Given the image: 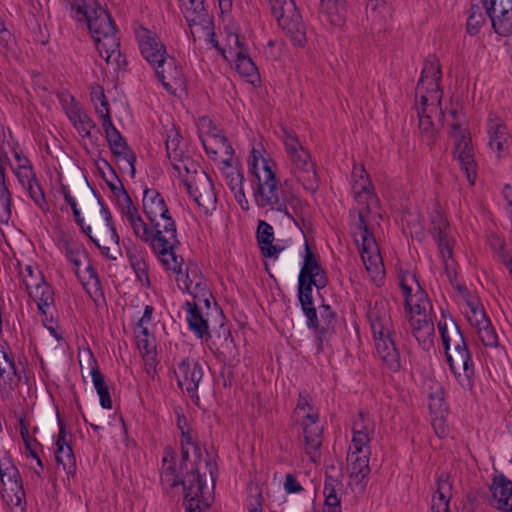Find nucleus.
Segmentation results:
<instances>
[{"mask_svg": "<svg viewBox=\"0 0 512 512\" xmlns=\"http://www.w3.org/2000/svg\"><path fill=\"white\" fill-rule=\"evenodd\" d=\"M252 150V160H249V170L256 178L253 190L255 204L260 209L283 213L291 217L288 206L296 213L302 208L300 198L289 187L288 180L282 184L272 169L274 163L255 155Z\"/></svg>", "mask_w": 512, "mask_h": 512, "instance_id": "obj_1", "label": "nucleus"}, {"mask_svg": "<svg viewBox=\"0 0 512 512\" xmlns=\"http://www.w3.org/2000/svg\"><path fill=\"white\" fill-rule=\"evenodd\" d=\"M205 465L209 471L211 487L207 486L206 473L202 474L198 467L192 466L191 470L181 479L186 512H202L212 504L217 469L211 458L205 460Z\"/></svg>", "mask_w": 512, "mask_h": 512, "instance_id": "obj_2", "label": "nucleus"}, {"mask_svg": "<svg viewBox=\"0 0 512 512\" xmlns=\"http://www.w3.org/2000/svg\"><path fill=\"white\" fill-rule=\"evenodd\" d=\"M368 318L378 355L391 371L396 372L400 370V353L392 338L391 317L384 309L381 310L375 307L369 311Z\"/></svg>", "mask_w": 512, "mask_h": 512, "instance_id": "obj_3", "label": "nucleus"}, {"mask_svg": "<svg viewBox=\"0 0 512 512\" xmlns=\"http://www.w3.org/2000/svg\"><path fill=\"white\" fill-rule=\"evenodd\" d=\"M137 238L145 243H149L152 250L158 256V259L165 269H174L179 271V263L177 262V254L175 250L179 245L173 243L162 242L168 239L160 228L152 227L149 223H145L140 214L128 221Z\"/></svg>", "mask_w": 512, "mask_h": 512, "instance_id": "obj_4", "label": "nucleus"}, {"mask_svg": "<svg viewBox=\"0 0 512 512\" xmlns=\"http://www.w3.org/2000/svg\"><path fill=\"white\" fill-rule=\"evenodd\" d=\"M143 212L152 227L160 228L168 239H162V242L169 243L170 240L177 245L180 241L177 237V228L174 219L170 215L168 206L163 196L152 188H146L143 192L142 200Z\"/></svg>", "mask_w": 512, "mask_h": 512, "instance_id": "obj_5", "label": "nucleus"}, {"mask_svg": "<svg viewBox=\"0 0 512 512\" xmlns=\"http://www.w3.org/2000/svg\"><path fill=\"white\" fill-rule=\"evenodd\" d=\"M278 26L290 37L294 45L304 46L306 28L294 0H267Z\"/></svg>", "mask_w": 512, "mask_h": 512, "instance_id": "obj_6", "label": "nucleus"}, {"mask_svg": "<svg viewBox=\"0 0 512 512\" xmlns=\"http://www.w3.org/2000/svg\"><path fill=\"white\" fill-rule=\"evenodd\" d=\"M100 214L103 220L95 217H89L93 225L95 236L88 235L89 238L101 250L102 255L109 259L116 260L120 254L119 236L113 223L112 215L109 209L102 203L101 199H97Z\"/></svg>", "mask_w": 512, "mask_h": 512, "instance_id": "obj_7", "label": "nucleus"}, {"mask_svg": "<svg viewBox=\"0 0 512 512\" xmlns=\"http://www.w3.org/2000/svg\"><path fill=\"white\" fill-rule=\"evenodd\" d=\"M357 228L359 233L355 234V241L358 245H361V258L366 270L371 275L373 281H381L384 278V265L376 240L368 228V223L364 219L363 212L359 214Z\"/></svg>", "mask_w": 512, "mask_h": 512, "instance_id": "obj_8", "label": "nucleus"}, {"mask_svg": "<svg viewBox=\"0 0 512 512\" xmlns=\"http://www.w3.org/2000/svg\"><path fill=\"white\" fill-rule=\"evenodd\" d=\"M177 262H180L179 271L174 269L171 270L177 275L176 282L178 287L183 292L191 294L193 299L203 301L204 306L209 309L212 293L199 267L194 263H189L186 265L185 273H183L182 266L184 260L182 256L177 255Z\"/></svg>", "mask_w": 512, "mask_h": 512, "instance_id": "obj_9", "label": "nucleus"}, {"mask_svg": "<svg viewBox=\"0 0 512 512\" xmlns=\"http://www.w3.org/2000/svg\"><path fill=\"white\" fill-rule=\"evenodd\" d=\"M442 78L441 66L435 55H429L423 64L420 79L416 87V96H420V103H441L442 90L440 82Z\"/></svg>", "mask_w": 512, "mask_h": 512, "instance_id": "obj_10", "label": "nucleus"}, {"mask_svg": "<svg viewBox=\"0 0 512 512\" xmlns=\"http://www.w3.org/2000/svg\"><path fill=\"white\" fill-rule=\"evenodd\" d=\"M0 494L10 506H21L26 495L18 468L10 457L0 460Z\"/></svg>", "mask_w": 512, "mask_h": 512, "instance_id": "obj_11", "label": "nucleus"}, {"mask_svg": "<svg viewBox=\"0 0 512 512\" xmlns=\"http://www.w3.org/2000/svg\"><path fill=\"white\" fill-rule=\"evenodd\" d=\"M212 121L206 117L200 119L199 137L204 150L212 159H220L226 165L232 160L234 150L227 137L222 135L216 127H212L207 133H203L204 126H211Z\"/></svg>", "mask_w": 512, "mask_h": 512, "instance_id": "obj_12", "label": "nucleus"}, {"mask_svg": "<svg viewBox=\"0 0 512 512\" xmlns=\"http://www.w3.org/2000/svg\"><path fill=\"white\" fill-rule=\"evenodd\" d=\"M96 110L102 119V126L105 131V137L112 154L116 158L124 160L130 168L131 175L134 176L136 162L135 153L131 150L125 138L112 123L110 111L107 110V112H103L102 110H99L98 107H96Z\"/></svg>", "mask_w": 512, "mask_h": 512, "instance_id": "obj_13", "label": "nucleus"}, {"mask_svg": "<svg viewBox=\"0 0 512 512\" xmlns=\"http://www.w3.org/2000/svg\"><path fill=\"white\" fill-rule=\"evenodd\" d=\"M184 186L189 195L207 213L216 207V194L214 185L209 175L200 170L195 176L183 179Z\"/></svg>", "mask_w": 512, "mask_h": 512, "instance_id": "obj_14", "label": "nucleus"}, {"mask_svg": "<svg viewBox=\"0 0 512 512\" xmlns=\"http://www.w3.org/2000/svg\"><path fill=\"white\" fill-rule=\"evenodd\" d=\"M289 157L292 174L305 190L314 194L319 188V181L308 151L300 147L299 151L290 154Z\"/></svg>", "mask_w": 512, "mask_h": 512, "instance_id": "obj_15", "label": "nucleus"}, {"mask_svg": "<svg viewBox=\"0 0 512 512\" xmlns=\"http://www.w3.org/2000/svg\"><path fill=\"white\" fill-rule=\"evenodd\" d=\"M26 290L29 296L37 301L38 310L41 315H43L44 323L53 322V312L54 308V292L51 286L45 282L42 274H37L36 278L31 280H26ZM45 326L53 331L52 326Z\"/></svg>", "mask_w": 512, "mask_h": 512, "instance_id": "obj_16", "label": "nucleus"}, {"mask_svg": "<svg viewBox=\"0 0 512 512\" xmlns=\"http://www.w3.org/2000/svg\"><path fill=\"white\" fill-rule=\"evenodd\" d=\"M492 28L500 36L512 34V0H481Z\"/></svg>", "mask_w": 512, "mask_h": 512, "instance_id": "obj_17", "label": "nucleus"}, {"mask_svg": "<svg viewBox=\"0 0 512 512\" xmlns=\"http://www.w3.org/2000/svg\"><path fill=\"white\" fill-rule=\"evenodd\" d=\"M178 386L186 391L196 404L199 402L197 390L203 377L201 365L193 359H183L174 370Z\"/></svg>", "mask_w": 512, "mask_h": 512, "instance_id": "obj_18", "label": "nucleus"}, {"mask_svg": "<svg viewBox=\"0 0 512 512\" xmlns=\"http://www.w3.org/2000/svg\"><path fill=\"white\" fill-rule=\"evenodd\" d=\"M151 67L154 69L156 77L168 92L174 93L184 84L182 67L175 57L167 54L154 65H151Z\"/></svg>", "mask_w": 512, "mask_h": 512, "instance_id": "obj_19", "label": "nucleus"}, {"mask_svg": "<svg viewBox=\"0 0 512 512\" xmlns=\"http://www.w3.org/2000/svg\"><path fill=\"white\" fill-rule=\"evenodd\" d=\"M78 12L85 16L94 42H99L100 36L116 32L111 15L100 5L95 3L94 8L86 4L78 6Z\"/></svg>", "mask_w": 512, "mask_h": 512, "instance_id": "obj_20", "label": "nucleus"}, {"mask_svg": "<svg viewBox=\"0 0 512 512\" xmlns=\"http://www.w3.org/2000/svg\"><path fill=\"white\" fill-rule=\"evenodd\" d=\"M450 371L464 389H472L474 385L475 368L468 347L446 356Z\"/></svg>", "mask_w": 512, "mask_h": 512, "instance_id": "obj_21", "label": "nucleus"}, {"mask_svg": "<svg viewBox=\"0 0 512 512\" xmlns=\"http://www.w3.org/2000/svg\"><path fill=\"white\" fill-rule=\"evenodd\" d=\"M135 36L140 53L150 66L168 54L165 45L155 32L140 26L135 30Z\"/></svg>", "mask_w": 512, "mask_h": 512, "instance_id": "obj_22", "label": "nucleus"}, {"mask_svg": "<svg viewBox=\"0 0 512 512\" xmlns=\"http://www.w3.org/2000/svg\"><path fill=\"white\" fill-rule=\"evenodd\" d=\"M453 140L454 157L459 162L461 170L466 174L469 183L473 185L476 178L477 164L470 134L458 135L456 138H453Z\"/></svg>", "mask_w": 512, "mask_h": 512, "instance_id": "obj_23", "label": "nucleus"}, {"mask_svg": "<svg viewBox=\"0 0 512 512\" xmlns=\"http://www.w3.org/2000/svg\"><path fill=\"white\" fill-rule=\"evenodd\" d=\"M438 331L445 349V355L456 353L468 347L465 338L456 321L442 312V318L437 324Z\"/></svg>", "mask_w": 512, "mask_h": 512, "instance_id": "obj_24", "label": "nucleus"}, {"mask_svg": "<svg viewBox=\"0 0 512 512\" xmlns=\"http://www.w3.org/2000/svg\"><path fill=\"white\" fill-rule=\"evenodd\" d=\"M203 301L193 299L187 300L183 309L186 311V320L189 329L194 333L197 338H210L209 324L206 315L202 311Z\"/></svg>", "mask_w": 512, "mask_h": 512, "instance_id": "obj_25", "label": "nucleus"}, {"mask_svg": "<svg viewBox=\"0 0 512 512\" xmlns=\"http://www.w3.org/2000/svg\"><path fill=\"white\" fill-rule=\"evenodd\" d=\"M180 6L193 36V27H200L203 30L210 29L212 20L204 7L203 0H183L180 2Z\"/></svg>", "mask_w": 512, "mask_h": 512, "instance_id": "obj_26", "label": "nucleus"}, {"mask_svg": "<svg viewBox=\"0 0 512 512\" xmlns=\"http://www.w3.org/2000/svg\"><path fill=\"white\" fill-rule=\"evenodd\" d=\"M318 413L308 412L302 416L301 425L303 426L306 451L310 455H315L322 444V427L318 425Z\"/></svg>", "mask_w": 512, "mask_h": 512, "instance_id": "obj_27", "label": "nucleus"}, {"mask_svg": "<svg viewBox=\"0 0 512 512\" xmlns=\"http://www.w3.org/2000/svg\"><path fill=\"white\" fill-rule=\"evenodd\" d=\"M375 424L363 412H359L358 417L355 419L352 427L353 439L351 446L357 451H362L365 446H368L374 434Z\"/></svg>", "mask_w": 512, "mask_h": 512, "instance_id": "obj_28", "label": "nucleus"}, {"mask_svg": "<svg viewBox=\"0 0 512 512\" xmlns=\"http://www.w3.org/2000/svg\"><path fill=\"white\" fill-rule=\"evenodd\" d=\"M419 124L418 128L420 131V135L422 141L425 142L428 146L432 147L438 136V132L434 127V123L432 121V113L436 111L435 103L427 102L426 105H422L417 108Z\"/></svg>", "mask_w": 512, "mask_h": 512, "instance_id": "obj_29", "label": "nucleus"}, {"mask_svg": "<svg viewBox=\"0 0 512 512\" xmlns=\"http://www.w3.org/2000/svg\"><path fill=\"white\" fill-rule=\"evenodd\" d=\"M489 148L501 157L508 148L509 133L507 126L498 118H489L488 123Z\"/></svg>", "mask_w": 512, "mask_h": 512, "instance_id": "obj_30", "label": "nucleus"}, {"mask_svg": "<svg viewBox=\"0 0 512 512\" xmlns=\"http://www.w3.org/2000/svg\"><path fill=\"white\" fill-rule=\"evenodd\" d=\"M401 289L405 297V309L411 314H429L431 304L427 294L420 288L415 294L411 293V288L401 279Z\"/></svg>", "mask_w": 512, "mask_h": 512, "instance_id": "obj_31", "label": "nucleus"}, {"mask_svg": "<svg viewBox=\"0 0 512 512\" xmlns=\"http://www.w3.org/2000/svg\"><path fill=\"white\" fill-rule=\"evenodd\" d=\"M491 491L496 508L502 511H508L509 500L512 496V481L504 474H499L493 478Z\"/></svg>", "mask_w": 512, "mask_h": 512, "instance_id": "obj_32", "label": "nucleus"}, {"mask_svg": "<svg viewBox=\"0 0 512 512\" xmlns=\"http://www.w3.org/2000/svg\"><path fill=\"white\" fill-rule=\"evenodd\" d=\"M23 380L22 370L17 363L6 364L0 366V392L10 394L16 390Z\"/></svg>", "mask_w": 512, "mask_h": 512, "instance_id": "obj_33", "label": "nucleus"}, {"mask_svg": "<svg viewBox=\"0 0 512 512\" xmlns=\"http://www.w3.org/2000/svg\"><path fill=\"white\" fill-rule=\"evenodd\" d=\"M256 237L261 252L265 257H277L282 248L273 245L274 230L273 227L264 220H259Z\"/></svg>", "mask_w": 512, "mask_h": 512, "instance_id": "obj_34", "label": "nucleus"}, {"mask_svg": "<svg viewBox=\"0 0 512 512\" xmlns=\"http://www.w3.org/2000/svg\"><path fill=\"white\" fill-rule=\"evenodd\" d=\"M89 362L91 365V377L92 382L95 387V390L97 391L99 398H100V404L105 409H111L112 408V400L109 393V388L105 382V377L99 370L98 364L96 359L93 357L92 353L89 352Z\"/></svg>", "mask_w": 512, "mask_h": 512, "instance_id": "obj_35", "label": "nucleus"}, {"mask_svg": "<svg viewBox=\"0 0 512 512\" xmlns=\"http://www.w3.org/2000/svg\"><path fill=\"white\" fill-rule=\"evenodd\" d=\"M97 50L102 58L109 64L116 62L119 65L121 58L120 42L116 32L99 37V42H95Z\"/></svg>", "mask_w": 512, "mask_h": 512, "instance_id": "obj_36", "label": "nucleus"}, {"mask_svg": "<svg viewBox=\"0 0 512 512\" xmlns=\"http://www.w3.org/2000/svg\"><path fill=\"white\" fill-rule=\"evenodd\" d=\"M431 222V233L435 240L438 242L439 248L443 256L445 257V253L448 254V257L452 256V250L448 245L446 240L447 234L446 229L448 227V223L442 213L439 210H435L430 216Z\"/></svg>", "mask_w": 512, "mask_h": 512, "instance_id": "obj_37", "label": "nucleus"}, {"mask_svg": "<svg viewBox=\"0 0 512 512\" xmlns=\"http://www.w3.org/2000/svg\"><path fill=\"white\" fill-rule=\"evenodd\" d=\"M451 490L452 485L448 479L440 476L437 479V490L432 497L431 512H450Z\"/></svg>", "mask_w": 512, "mask_h": 512, "instance_id": "obj_38", "label": "nucleus"}, {"mask_svg": "<svg viewBox=\"0 0 512 512\" xmlns=\"http://www.w3.org/2000/svg\"><path fill=\"white\" fill-rule=\"evenodd\" d=\"M298 277L308 279L323 278V280H328L327 275L321 267L316 254L311 251L308 243H305L304 262Z\"/></svg>", "mask_w": 512, "mask_h": 512, "instance_id": "obj_39", "label": "nucleus"}, {"mask_svg": "<svg viewBox=\"0 0 512 512\" xmlns=\"http://www.w3.org/2000/svg\"><path fill=\"white\" fill-rule=\"evenodd\" d=\"M327 284L328 280H323V278L308 279L298 277V298L301 306L312 305V286H315L318 290H320L326 287Z\"/></svg>", "mask_w": 512, "mask_h": 512, "instance_id": "obj_40", "label": "nucleus"}, {"mask_svg": "<svg viewBox=\"0 0 512 512\" xmlns=\"http://www.w3.org/2000/svg\"><path fill=\"white\" fill-rule=\"evenodd\" d=\"M12 197L6 182L5 168L0 163V223L7 224L11 218Z\"/></svg>", "mask_w": 512, "mask_h": 512, "instance_id": "obj_41", "label": "nucleus"}, {"mask_svg": "<svg viewBox=\"0 0 512 512\" xmlns=\"http://www.w3.org/2000/svg\"><path fill=\"white\" fill-rule=\"evenodd\" d=\"M234 58L236 63L235 69L242 77L247 78L251 83L259 78L258 69L252 58L249 56L248 51L244 53L238 52V56Z\"/></svg>", "mask_w": 512, "mask_h": 512, "instance_id": "obj_42", "label": "nucleus"}, {"mask_svg": "<svg viewBox=\"0 0 512 512\" xmlns=\"http://www.w3.org/2000/svg\"><path fill=\"white\" fill-rule=\"evenodd\" d=\"M440 115L450 127L448 134L451 138H456L458 135L470 134L465 127L464 115L462 112L457 109H451L448 116H445L444 112L441 110Z\"/></svg>", "mask_w": 512, "mask_h": 512, "instance_id": "obj_43", "label": "nucleus"}, {"mask_svg": "<svg viewBox=\"0 0 512 512\" xmlns=\"http://www.w3.org/2000/svg\"><path fill=\"white\" fill-rule=\"evenodd\" d=\"M55 459L58 467H62L67 475L74 476L76 473V458L71 446L62 448L61 446L55 451Z\"/></svg>", "mask_w": 512, "mask_h": 512, "instance_id": "obj_44", "label": "nucleus"}, {"mask_svg": "<svg viewBox=\"0 0 512 512\" xmlns=\"http://www.w3.org/2000/svg\"><path fill=\"white\" fill-rule=\"evenodd\" d=\"M19 426H20V435L25 444L27 455L36 459L37 466H39L41 468V470H43L44 469L43 463L37 454V447L41 446V444L37 441V439L32 438L30 436L28 424L26 423V421L23 418H20Z\"/></svg>", "mask_w": 512, "mask_h": 512, "instance_id": "obj_45", "label": "nucleus"}, {"mask_svg": "<svg viewBox=\"0 0 512 512\" xmlns=\"http://www.w3.org/2000/svg\"><path fill=\"white\" fill-rule=\"evenodd\" d=\"M369 456V450H367L366 453H363V450L357 451L350 446L347 453V461L350 463V471L370 473Z\"/></svg>", "mask_w": 512, "mask_h": 512, "instance_id": "obj_46", "label": "nucleus"}, {"mask_svg": "<svg viewBox=\"0 0 512 512\" xmlns=\"http://www.w3.org/2000/svg\"><path fill=\"white\" fill-rule=\"evenodd\" d=\"M182 140L178 130L174 127L171 128L167 133L166 138V151L167 157L170 161L180 160L181 156L185 154L183 147L181 146Z\"/></svg>", "mask_w": 512, "mask_h": 512, "instance_id": "obj_47", "label": "nucleus"}, {"mask_svg": "<svg viewBox=\"0 0 512 512\" xmlns=\"http://www.w3.org/2000/svg\"><path fill=\"white\" fill-rule=\"evenodd\" d=\"M355 201L358 203V205L361 206V208L355 210L357 213V216L359 217V214L363 212L364 219L368 222L366 219V216L372 212V210L377 207L379 203V199L374 191H370L367 193H359L358 195H354ZM359 223V220L357 221L356 225Z\"/></svg>", "mask_w": 512, "mask_h": 512, "instance_id": "obj_48", "label": "nucleus"}, {"mask_svg": "<svg viewBox=\"0 0 512 512\" xmlns=\"http://www.w3.org/2000/svg\"><path fill=\"white\" fill-rule=\"evenodd\" d=\"M467 304L470 309L467 313V320L472 326L478 329L490 322L483 307H481L476 300H468Z\"/></svg>", "mask_w": 512, "mask_h": 512, "instance_id": "obj_49", "label": "nucleus"}, {"mask_svg": "<svg viewBox=\"0 0 512 512\" xmlns=\"http://www.w3.org/2000/svg\"><path fill=\"white\" fill-rule=\"evenodd\" d=\"M413 336L423 350H429L434 344V324H426L421 328L411 330Z\"/></svg>", "mask_w": 512, "mask_h": 512, "instance_id": "obj_50", "label": "nucleus"}, {"mask_svg": "<svg viewBox=\"0 0 512 512\" xmlns=\"http://www.w3.org/2000/svg\"><path fill=\"white\" fill-rule=\"evenodd\" d=\"M389 12L385 0H368L366 4V15L373 22L382 21Z\"/></svg>", "mask_w": 512, "mask_h": 512, "instance_id": "obj_51", "label": "nucleus"}, {"mask_svg": "<svg viewBox=\"0 0 512 512\" xmlns=\"http://www.w3.org/2000/svg\"><path fill=\"white\" fill-rule=\"evenodd\" d=\"M60 243L69 261L75 258H87V253L83 246L72 241L70 238L64 236L60 239Z\"/></svg>", "mask_w": 512, "mask_h": 512, "instance_id": "obj_52", "label": "nucleus"}, {"mask_svg": "<svg viewBox=\"0 0 512 512\" xmlns=\"http://www.w3.org/2000/svg\"><path fill=\"white\" fill-rule=\"evenodd\" d=\"M485 23V17L480 11L479 6L472 5L470 8V14L467 19L466 30L470 35H476L482 25Z\"/></svg>", "mask_w": 512, "mask_h": 512, "instance_id": "obj_53", "label": "nucleus"}, {"mask_svg": "<svg viewBox=\"0 0 512 512\" xmlns=\"http://www.w3.org/2000/svg\"><path fill=\"white\" fill-rule=\"evenodd\" d=\"M321 7L331 18L330 22L338 24L340 22V13L344 9V0H320Z\"/></svg>", "mask_w": 512, "mask_h": 512, "instance_id": "obj_54", "label": "nucleus"}, {"mask_svg": "<svg viewBox=\"0 0 512 512\" xmlns=\"http://www.w3.org/2000/svg\"><path fill=\"white\" fill-rule=\"evenodd\" d=\"M320 316L323 324H321L322 327L319 330V338L332 330L337 321L336 314L332 311L331 307L326 304L320 307Z\"/></svg>", "mask_w": 512, "mask_h": 512, "instance_id": "obj_55", "label": "nucleus"}, {"mask_svg": "<svg viewBox=\"0 0 512 512\" xmlns=\"http://www.w3.org/2000/svg\"><path fill=\"white\" fill-rule=\"evenodd\" d=\"M478 336L485 347H498V336L491 324V321L487 325L477 329Z\"/></svg>", "mask_w": 512, "mask_h": 512, "instance_id": "obj_56", "label": "nucleus"}, {"mask_svg": "<svg viewBox=\"0 0 512 512\" xmlns=\"http://www.w3.org/2000/svg\"><path fill=\"white\" fill-rule=\"evenodd\" d=\"M227 55L230 58L238 56V52H246L247 47L244 40L236 33H230L227 35Z\"/></svg>", "mask_w": 512, "mask_h": 512, "instance_id": "obj_57", "label": "nucleus"}, {"mask_svg": "<svg viewBox=\"0 0 512 512\" xmlns=\"http://www.w3.org/2000/svg\"><path fill=\"white\" fill-rule=\"evenodd\" d=\"M226 184L229 186L232 192H235L243 188L244 176L240 170L232 167L230 164L227 165V170L224 172Z\"/></svg>", "mask_w": 512, "mask_h": 512, "instance_id": "obj_58", "label": "nucleus"}, {"mask_svg": "<svg viewBox=\"0 0 512 512\" xmlns=\"http://www.w3.org/2000/svg\"><path fill=\"white\" fill-rule=\"evenodd\" d=\"M173 168L178 172V174L182 175L183 171L187 174L193 173L192 176H195L196 173L200 171L197 170L198 164L195 163L189 156L183 155L180 160L171 161Z\"/></svg>", "mask_w": 512, "mask_h": 512, "instance_id": "obj_59", "label": "nucleus"}, {"mask_svg": "<svg viewBox=\"0 0 512 512\" xmlns=\"http://www.w3.org/2000/svg\"><path fill=\"white\" fill-rule=\"evenodd\" d=\"M219 357H221L222 361H231L236 356V347L234 344V340L230 334V331H227V335L224 338V341L221 345V349L218 348Z\"/></svg>", "mask_w": 512, "mask_h": 512, "instance_id": "obj_60", "label": "nucleus"}, {"mask_svg": "<svg viewBox=\"0 0 512 512\" xmlns=\"http://www.w3.org/2000/svg\"><path fill=\"white\" fill-rule=\"evenodd\" d=\"M24 188L28 191L29 196L34 201V203L41 209H44L47 205V202L45 199L44 192L40 184L38 183V180L36 179L35 181H33Z\"/></svg>", "mask_w": 512, "mask_h": 512, "instance_id": "obj_61", "label": "nucleus"}, {"mask_svg": "<svg viewBox=\"0 0 512 512\" xmlns=\"http://www.w3.org/2000/svg\"><path fill=\"white\" fill-rule=\"evenodd\" d=\"M77 120H75V128L83 136H90L91 130L96 126L94 121L87 113H77Z\"/></svg>", "mask_w": 512, "mask_h": 512, "instance_id": "obj_62", "label": "nucleus"}, {"mask_svg": "<svg viewBox=\"0 0 512 512\" xmlns=\"http://www.w3.org/2000/svg\"><path fill=\"white\" fill-rule=\"evenodd\" d=\"M339 485L338 481L330 475H326L323 494L325 497L324 503H331L341 501L337 495L336 486Z\"/></svg>", "mask_w": 512, "mask_h": 512, "instance_id": "obj_63", "label": "nucleus"}, {"mask_svg": "<svg viewBox=\"0 0 512 512\" xmlns=\"http://www.w3.org/2000/svg\"><path fill=\"white\" fill-rule=\"evenodd\" d=\"M282 132H283L282 138H283L287 153L290 155L294 152L299 151L300 147H302V146L300 145V142H299L295 132L293 130H288L284 127L282 128Z\"/></svg>", "mask_w": 512, "mask_h": 512, "instance_id": "obj_64", "label": "nucleus"}]
</instances>
